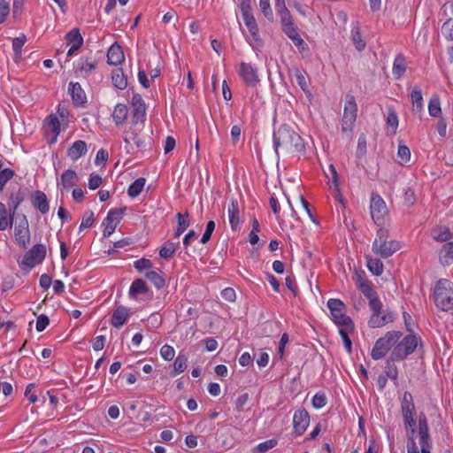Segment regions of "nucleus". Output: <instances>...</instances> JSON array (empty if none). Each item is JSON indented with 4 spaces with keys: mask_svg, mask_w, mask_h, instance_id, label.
Masks as SVG:
<instances>
[{
    "mask_svg": "<svg viewBox=\"0 0 453 453\" xmlns=\"http://www.w3.org/2000/svg\"><path fill=\"white\" fill-rule=\"evenodd\" d=\"M434 300L441 311L453 309V282L448 279L439 280L434 288Z\"/></svg>",
    "mask_w": 453,
    "mask_h": 453,
    "instance_id": "7ed1b4c3",
    "label": "nucleus"
},
{
    "mask_svg": "<svg viewBox=\"0 0 453 453\" xmlns=\"http://www.w3.org/2000/svg\"><path fill=\"white\" fill-rule=\"evenodd\" d=\"M387 125L393 128V133H395L398 127V117L395 110L392 108H389L388 111Z\"/></svg>",
    "mask_w": 453,
    "mask_h": 453,
    "instance_id": "052dcab7",
    "label": "nucleus"
},
{
    "mask_svg": "<svg viewBox=\"0 0 453 453\" xmlns=\"http://www.w3.org/2000/svg\"><path fill=\"white\" fill-rule=\"evenodd\" d=\"M188 366V357L183 354H179L173 363V371L171 372L172 376H176L183 372Z\"/></svg>",
    "mask_w": 453,
    "mask_h": 453,
    "instance_id": "4c0bfd02",
    "label": "nucleus"
},
{
    "mask_svg": "<svg viewBox=\"0 0 453 453\" xmlns=\"http://www.w3.org/2000/svg\"><path fill=\"white\" fill-rule=\"evenodd\" d=\"M277 14L280 18L282 31L286 35L288 34L290 31L297 28L296 27H295V25L293 23V18H292V15L290 13L289 10L280 12Z\"/></svg>",
    "mask_w": 453,
    "mask_h": 453,
    "instance_id": "cd10ccee",
    "label": "nucleus"
},
{
    "mask_svg": "<svg viewBox=\"0 0 453 453\" xmlns=\"http://www.w3.org/2000/svg\"><path fill=\"white\" fill-rule=\"evenodd\" d=\"M95 220L94 212L92 211H85L81 223L80 225V231H82L84 229H87L90 227Z\"/></svg>",
    "mask_w": 453,
    "mask_h": 453,
    "instance_id": "4d7b16f0",
    "label": "nucleus"
},
{
    "mask_svg": "<svg viewBox=\"0 0 453 453\" xmlns=\"http://www.w3.org/2000/svg\"><path fill=\"white\" fill-rule=\"evenodd\" d=\"M176 218L178 219V227L173 234L174 238L180 236L190 225L188 212L184 215L179 212L177 213Z\"/></svg>",
    "mask_w": 453,
    "mask_h": 453,
    "instance_id": "473e14b6",
    "label": "nucleus"
},
{
    "mask_svg": "<svg viewBox=\"0 0 453 453\" xmlns=\"http://www.w3.org/2000/svg\"><path fill=\"white\" fill-rule=\"evenodd\" d=\"M65 39L68 44L73 46L81 47L83 44V38L78 28H73L70 32H68L65 35Z\"/></svg>",
    "mask_w": 453,
    "mask_h": 453,
    "instance_id": "79ce46f5",
    "label": "nucleus"
},
{
    "mask_svg": "<svg viewBox=\"0 0 453 453\" xmlns=\"http://www.w3.org/2000/svg\"><path fill=\"white\" fill-rule=\"evenodd\" d=\"M246 27H248L251 36L257 41L258 40V27L253 14L242 17Z\"/></svg>",
    "mask_w": 453,
    "mask_h": 453,
    "instance_id": "58836bf2",
    "label": "nucleus"
},
{
    "mask_svg": "<svg viewBox=\"0 0 453 453\" xmlns=\"http://www.w3.org/2000/svg\"><path fill=\"white\" fill-rule=\"evenodd\" d=\"M358 289L362 292V294L367 299H370L372 296L377 295V293L373 290V288H372L371 282H369V281H365V283H360Z\"/></svg>",
    "mask_w": 453,
    "mask_h": 453,
    "instance_id": "e2e57ef3",
    "label": "nucleus"
},
{
    "mask_svg": "<svg viewBox=\"0 0 453 453\" xmlns=\"http://www.w3.org/2000/svg\"><path fill=\"white\" fill-rule=\"evenodd\" d=\"M74 106H83L87 102V96L79 82L71 81L68 86Z\"/></svg>",
    "mask_w": 453,
    "mask_h": 453,
    "instance_id": "2eb2a0df",
    "label": "nucleus"
},
{
    "mask_svg": "<svg viewBox=\"0 0 453 453\" xmlns=\"http://www.w3.org/2000/svg\"><path fill=\"white\" fill-rule=\"evenodd\" d=\"M290 75H293L295 77L296 83L304 93L309 92V84L306 81L304 72L296 67L291 70Z\"/></svg>",
    "mask_w": 453,
    "mask_h": 453,
    "instance_id": "e433bc0d",
    "label": "nucleus"
},
{
    "mask_svg": "<svg viewBox=\"0 0 453 453\" xmlns=\"http://www.w3.org/2000/svg\"><path fill=\"white\" fill-rule=\"evenodd\" d=\"M367 267L369 271L376 275L380 276L383 273V263L379 258H372L369 256H366Z\"/></svg>",
    "mask_w": 453,
    "mask_h": 453,
    "instance_id": "c9c22d12",
    "label": "nucleus"
},
{
    "mask_svg": "<svg viewBox=\"0 0 453 453\" xmlns=\"http://www.w3.org/2000/svg\"><path fill=\"white\" fill-rule=\"evenodd\" d=\"M441 34L445 38L453 41V20L451 18L448 19L441 27Z\"/></svg>",
    "mask_w": 453,
    "mask_h": 453,
    "instance_id": "13d9d810",
    "label": "nucleus"
},
{
    "mask_svg": "<svg viewBox=\"0 0 453 453\" xmlns=\"http://www.w3.org/2000/svg\"><path fill=\"white\" fill-rule=\"evenodd\" d=\"M87 143L84 141H75L67 150V156L73 160H78L81 156L87 153Z\"/></svg>",
    "mask_w": 453,
    "mask_h": 453,
    "instance_id": "6ab92c4d",
    "label": "nucleus"
},
{
    "mask_svg": "<svg viewBox=\"0 0 453 453\" xmlns=\"http://www.w3.org/2000/svg\"><path fill=\"white\" fill-rule=\"evenodd\" d=\"M371 216L376 225H380L384 215L388 212L385 201L378 193H372L370 203Z\"/></svg>",
    "mask_w": 453,
    "mask_h": 453,
    "instance_id": "f8f14e48",
    "label": "nucleus"
},
{
    "mask_svg": "<svg viewBox=\"0 0 453 453\" xmlns=\"http://www.w3.org/2000/svg\"><path fill=\"white\" fill-rule=\"evenodd\" d=\"M400 249L401 244L399 242L389 240V232L388 229L383 227L378 229L372 248L374 254L379 255L382 258H388Z\"/></svg>",
    "mask_w": 453,
    "mask_h": 453,
    "instance_id": "f03ea898",
    "label": "nucleus"
},
{
    "mask_svg": "<svg viewBox=\"0 0 453 453\" xmlns=\"http://www.w3.org/2000/svg\"><path fill=\"white\" fill-rule=\"evenodd\" d=\"M160 355L165 360L171 361L174 357L175 350L172 346L165 344L161 348Z\"/></svg>",
    "mask_w": 453,
    "mask_h": 453,
    "instance_id": "774afa93",
    "label": "nucleus"
},
{
    "mask_svg": "<svg viewBox=\"0 0 453 453\" xmlns=\"http://www.w3.org/2000/svg\"><path fill=\"white\" fill-rule=\"evenodd\" d=\"M27 42V36L25 35H21L19 37H16L12 40V49L15 53V58L21 57L22 47Z\"/></svg>",
    "mask_w": 453,
    "mask_h": 453,
    "instance_id": "3c124183",
    "label": "nucleus"
},
{
    "mask_svg": "<svg viewBox=\"0 0 453 453\" xmlns=\"http://www.w3.org/2000/svg\"><path fill=\"white\" fill-rule=\"evenodd\" d=\"M403 359H391V355L386 360L385 374L387 377L396 380L398 376V370L396 365L394 364L395 361H402Z\"/></svg>",
    "mask_w": 453,
    "mask_h": 453,
    "instance_id": "a19ab883",
    "label": "nucleus"
},
{
    "mask_svg": "<svg viewBox=\"0 0 453 453\" xmlns=\"http://www.w3.org/2000/svg\"><path fill=\"white\" fill-rule=\"evenodd\" d=\"M215 226L216 225L213 220L208 221V223L206 225L205 231L200 240L201 243L205 244L211 240L212 233L215 229Z\"/></svg>",
    "mask_w": 453,
    "mask_h": 453,
    "instance_id": "0e129e2a",
    "label": "nucleus"
},
{
    "mask_svg": "<svg viewBox=\"0 0 453 453\" xmlns=\"http://www.w3.org/2000/svg\"><path fill=\"white\" fill-rule=\"evenodd\" d=\"M402 335L400 331H389L383 337L379 338L372 349V358L374 360L383 358L388 350L395 346Z\"/></svg>",
    "mask_w": 453,
    "mask_h": 453,
    "instance_id": "39448f33",
    "label": "nucleus"
},
{
    "mask_svg": "<svg viewBox=\"0 0 453 453\" xmlns=\"http://www.w3.org/2000/svg\"><path fill=\"white\" fill-rule=\"evenodd\" d=\"M111 81L115 88L119 89H125L127 87V78L124 74L122 68H117L112 71Z\"/></svg>",
    "mask_w": 453,
    "mask_h": 453,
    "instance_id": "bb28decb",
    "label": "nucleus"
},
{
    "mask_svg": "<svg viewBox=\"0 0 453 453\" xmlns=\"http://www.w3.org/2000/svg\"><path fill=\"white\" fill-rule=\"evenodd\" d=\"M18 222L14 227V236L18 245L26 250L30 243L29 223L25 214L18 217Z\"/></svg>",
    "mask_w": 453,
    "mask_h": 453,
    "instance_id": "9b49d317",
    "label": "nucleus"
},
{
    "mask_svg": "<svg viewBox=\"0 0 453 453\" xmlns=\"http://www.w3.org/2000/svg\"><path fill=\"white\" fill-rule=\"evenodd\" d=\"M397 157L399 158V164L404 165L411 160V150L409 147L404 144L399 143L397 150Z\"/></svg>",
    "mask_w": 453,
    "mask_h": 453,
    "instance_id": "a18cd8bd",
    "label": "nucleus"
},
{
    "mask_svg": "<svg viewBox=\"0 0 453 453\" xmlns=\"http://www.w3.org/2000/svg\"><path fill=\"white\" fill-rule=\"evenodd\" d=\"M15 175L14 170L4 168L0 171V193L4 190L6 183Z\"/></svg>",
    "mask_w": 453,
    "mask_h": 453,
    "instance_id": "09e8293b",
    "label": "nucleus"
},
{
    "mask_svg": "<svg viewBox=\"0 0 453 453\" xmlns=\"http://www.w3.org/2000/svg\"><path fill=\"white\" fill-rule=\"evenodd\" d=\"M354 329H349L346 326H340L339 334L343 341L344 347L348 353H351L352 351V342L349 337V333L352 332Z\"/></svg>",
    "mask_w": 453,
    "mask_h": 453,
    "instance_id": "de8ad7c7",
    "label": "nucleus"
},
{
    "mask_svg": "<svg viewBox=\"0 0 453 453\" xmlns=\"http://www.w3.org/2000/svg\"><path fill=\"white\" fill-rule=\"evenodd\" d=\"M418 342L421 343L420 337L412 333L404 336L403 339L397 344L395 343V346L393 348L391 359H405L415 351Z\"/></svg>",
    "mask_w": 453,
    "mask_h": 453,
    "instance_id": "0eeeda50",
    "label": "nucleus"
},
{
    "mask_svg": "<svg viewBox=\"0 0 453 453\" xmlns=\"http://www.w3.org/2000/svg\"><path fill=\"white\" fill-rule=\"evenodd\" d=\"M401 413L407 437V453H419L418 446L415 440L417 411L413 396L409 391H405L401 398Z\"/></svg>",
    "mask_w": 453,
    "mask_h": 453,
    "instance_id": "f257e3e1",
    "label": "nucleus"
},
{
    "mask_svg": "<svg viewBox=\"0 0 453 453\" xmlns=\"http://www.w3.org/2000/svg\"><path fill=\"white\" fill-rule=\"evenodd\" d=\"M416 436L418 439L419 453H432L433 440L429 432L428 420L422 411L417 415Z\"/></svg>",
    "mask_w": 453,
    "mask_h": 453,
    "instance_id": "20e7f679",
    "label": "nucleus"
},
{
    "mask_svg": "<svg viewBox=\"0 0 453 453\" xmlns=\"http://www.w3.org/2000/svg\"><path fill=\"white\" fill-rule=\"evenodd\" d=\"M326 404V396L325 393H316L312 398V405L316 409H320Z\"/></svg>",
    "mask_w": 453,
    "mask_h": 453,
    "instance_id": "338daca9",
    "label": "nucleus"
},
{
    "mask_svg": "<svg viewBox=\"0 0 453 453\" xmlns=\"http://www.w3.org/2000/svg\"><path fill=\"white\" fill-rule=\"evenodd\" d=\"M145 277L157 288L160 289L165 285V280L163 275L157 271H150L145 273Z\"/></svg>",
    "mask_w": 453,
    "mask_h": 453,
    "instance_id": "ea45409f",
    "label": "nucleus"
},
{
    "mask_svg": "<svg viewBox=\"0 0 453 453\" xmlns=\"http://www.w3.org/2000/svg\"><path fill=\"white\" fill-rule=\"evenodd\" d=\"M32 205L38 210L42 214L48 213L50 210V203L47 196L41 190H36L31 195Z\"/></svg>",
    "mask_w": 453,
    "mask_h": 453,
    "instance_id": "dca6fc26",
    "label": "nucleus"
},
{
    "mask_svg": "<svg viewBox=\"0 0 453 453\" xmlns=\"http://www.w3.org/2000/svg\"><path fill=\"white\" fill-rule=\"evenodd\" d=\"M46 257V247L43 244L34 245L19 262V266L31 269L36 265L41 264Z\"/></svg>",
    "mask_w": 453,
    "mask_h": 453,
    "instance_id": "9d476101",
    "label": "nucleus"
},
{
    "mask_svg": "<svg viewBox=\"0 0 453 453\" xmlns=\"http://www.w3.org/2000/svg\"><path fill=\"white\" fill-rule=\"evenodd\" d=\"M134 266L138 272H142L144 270L152 268L153 264L150 259L142 257L134 261Z\"/></svg>",
    "mask_w": 453,
    "mask_h": 453,
    "instance_id": "69168bd1",
    "label": "nucleus"
},
{
    "mask_svg": "<svg viewBox=\"0 0 453 453\" xmlns=\"http://www.w3.org/2000/svg\"><path fill=\"white\" fill-rule=\"evenodd\" d=\"M145 182H146V180L143 177H140V178L136 179L128 187L127 195L132 198L138 196L142 193V191L144 188Z\"/></svg>",
    "mask_w": 453,
    "mask_h": 453,
    "instance_id": "72a5a7b5",
    "label": "nucleus"
},
{
    "mask_svg": "<svg viewBox=\"0 0 453 453\" xmlns=\"http://www.w3.org/2000/svg\"><path fill=\"white\" fill-rule=\"evenodd\" d=\"M439 259L441 265H448L453 261V242H447L442 246Z\"/></svg>",
    "mask_w": 453,
    "mask_h": 453,
    "instance_id": "7c9ffc66",
    "label": "nucleus"
},
{
    "mask_svg": "<svg viewBox=\"0 0 453 453\" xmlns=\"http://www.w3.org/2000/svg\"><path fill=\"white\" fill-rule=\"evenodd\" d=\"M289 39L292 40L294 44L299 49V50H304L305 42L301 38V36L298 34L297 28L295 30L290 31L288 34L286 35Z\"/></svg>",
    "mask_w": 453,
    "mask_h": 453,
    "instance_id": "bf43d9fd",
    "label": "nucleus"
},
{
    "mask_svg": "<svg viewBox=\"0 0 453 453\" xmlns=\"http://www.w3.org/2000/svg\"><path fill=\"white\" fill-rule=\"evenodd\" d=\"M428 112L432 117H439L441 113L440 98L436 94L433 95L429 100Z\"/></svg>",
    "mask_w": 453,
    "mask_h": 453,
    "instance_id": "37998d69",
    "label": "nucleus"
},
{
    "mask_svg": "<svg viewBox=\"0 0 453 453\" xmlns=\"http://www.w3.org/2000/svg\"><path fill=\"white\" fill-rule=\"evenodd\" d=\"M369 307L372 311V316H376V315L379 316L382 313L381 312L382 303L379 299L378 295H376L369 299Z\"/></svg>",
    "mask_w": 453,
    "mask_h": 453,
    "instance_id": "6e6d98bb",
    "label": "nucleus"
},
{
    "mask_svg": "<svg viewBox=\"0 0 453 453\" xmlns=\"http://www.w3.org/2000/svg\"><path fill=\"white\" fill-rule=\"evenodd\" d=\"M24 199H25V195L20 189H19L16 192L11 193V195L9 196L8 206H9V211L12 212V216H15V214L17 213V211L19 209V206L24 201Z\"/></svg>",
    "mask_w": 453,
    "mask_h": 453,
    "instance_id": "393cba45",
    "label": "nucleus"
},
{
    "mask_svg": "<svg viewBox=\"0 0 453 453\" xmlns=\"http://www.w3.org/2000/svg\"><path fill=\"white\" fill-rule=\"evenodd\" d=\"M294 133L295 130L288 125H281L273 132V147L276 153H278L280 149L285 153L290 152Z\"/></svg>",
    "mask_w": 453,
    "mask_h": 453,
    "instance_id": "1a4fd4ad",
    "label": "nucleus"
},
{
    "mask_svg": "<svg viewBox=\"0 0 453 453\" xmlns=\"http://www.w3.org/2000/svg\"><path fill=\"white\" fill-rule=\"evenodd\" d=\"M146 119V107L133 108L132 125H137L138 122L143 123Z\"/></svg>",
    "mask_w": 453,
    "mask_h": 453,
    "instance_id": "8fccbe9b",
    "label": "nucleus"
},
{
    "mask_svg": "<svg viewBox=\"0 0 453 453\" xmlns=\"http://www.w3.org/2000/svg\"><path fill=\"white\" fill-rule=\"evenodd\" d=\"M126 209H127L126 207L111 209L106 216V220H110L111 222H115L118 225L120 222V219H121L122 215L124 214Z\"/></svg>",
    "mask_w": 453,
    "mask_h": 453,
    "instance_id": "5fc2aeb1",
    "label": "nucleus"
},
{
    "mask_svg": "<svg viewBox=\"0 0 453 453\" xmlns=\"http://www.w3.org/2000/svg\"><path fill=\"white\" fill-rule=\"evenodd\" d=\"M239 204L236 199H233L228 207L229 223L232 230H236L240 224Z\"/></svg>",
    "mask_w": 453,
    "mask_h": 453,
    "instance_id": "412c9836",
    "label": "nucleus"
},
{
    "mask_svg": "<svg viewBox=\"0 0 453 453\" xmlns=\"http://www.w3.org/2000/svg\"><path fill=\"white\" fill-rule=\"evenodd\" d=\"M394 319L395 317L393 312L388 311L383 315L380 314L379 316H371L368 321V325L372 328H378L387 325L388 323L394 321Z\"/></svg>",
    "mask_w": 453,
    "mask_h": 453,
    "instance_id": "aec40b11",
    "label": "nucleus"
},
{
    "mask_svg": "<svg viewBox=\"0 0 453 453\" xmlns=\"http://www.w3.org/2000/svg\"><path fill=\"white\" fill-rule=\"evenodd\" d=\"M433 238L440 242L449 241L453 238V234L448 226H437L433 231Z\"/></svg>",
    "mask_w": 453,
    "mask_h": 453,
    "instance_id": "c756f323",
    "label": "nucleus"
},
{
    "mask_svg": "<svg viewBox=\"0 0 453 453\" xmlns=\"http://www.w3.org/2000/svg\"><path fill=\"white\" fill-rule=\"evenodd\" d=\"M310 424L309 412L304 408L296 410L293 416V429L296 435H302Z\"/></svg>",
    "mask_w": 453,
    "mask_h": 453,
    "instance_id": "ddd939ff",
    "label": "nucleus"
},
{
    "mask_svg": "<svg viewBox=\"0 0 453 453\" xmlns=\"http://www.w3.org/2000/svg\"><path fill=\"white\" fill-rule=\"evenodd\" d=\"M357 117V104L353 95L348 94L345 96L343 116L342 119V131L351 133Z\"/></svg>",
    "mask_w": 453,
    "mask_h": 453,
    "instance_id": "6e6552de",
    "label": "nucleus"
},
{
    "mask_svg": "<svg viewBox=\"0 0 453 453\" xmlns=\"http://www.w3.org/2000/svg\"><path fill=\"white\" fill-rule=\"evenodd\" d=\"M351 38H352V42L355 45V48L358 51H362L363 50H365L366 43H365V40L362 39L361 33H360V27L357 23L356 26H354L352 27Z\"/></svg>",
    "mask_w": 453,
    "mask_h": 453,
    "instance_id": "f704fd0d",
    "label": "nucleus"
},
{
    "mask_svg": "<svg viewBox=\"0 0 453 453\" xmlns=\"http://www.w3.org/2000/svg\"><path fill=\"white\" fill-rule=\"evenodd\" d=\"M292 150H290V154L292 153H300L304 152L305 144L303 138L297 134L296 131L294 133L293 139L291 141Z\"/></svg>",
    "mask_w": 453,
    "mask_h": 453,
    "instance_id": "c03bdc74",
    "label": "nucleus"
},
{
    "mask_svg": "<svg viewBox=\"0 0 453 453\" xmlns=\"http://www.w3.org/2000/svg\"><path fill=\"white\" fill-rule=\"evenodd\" d=\"M128 113V109L127 105L122 104H118L113 111L112 118L117 126L121 125L127 119Z\"/></svg>",
    "mask_w": 453,
    "mask_h": 453,
    "instance_id": "2f4dec72",
    "label": "nucleus"
},
{
    "mask_svg": "<svg viewBox=\"0 0 453 453\" xmlns=\"http://www.w3.org/2000/svg\"><path fill=\"white\" fill-rule=\"evenodd\" d=\"M239 75L242 77L245 84L250 87H256L259 82L257 69L250 64L241 63Z\"/></svg>",
    "mask_w": 453,
    "mask_h": 453,
    "instance_id": "4468645a",
    "label": "nucleus"
},
{
    "mask_svg": "<svg viewBox=\"0 0 453 453\" xmlns=\"http://www.w3.org/2000/svg\"><path fill=\"white\" fill-rule=\"evenodd\" d=\"M13 219L14 216H12V212L7 211L5 204L0 202V231L12 227Z\"/></svg>",
    "mask_w": 453,
    "mask_h": 453,
    "instance_id": "5701e85b",
    "label": "nucleus"
},
{
    "mask_svg": "<svg viewBox=\"0 0 453 453\" xmlns=\"http://www.w3.org/2000/svg\"><path fill=\"white\" fill-rule=\"evenodd\" d=\"M125 59V55L120 45L113 43L107 52V63L111 65H118Z\"/></svg>",
    "mask_w": 453,
    "mask_h": 453,
    "instance_id": "f3484780",
    "label": "nucleus"
},
{
    "mask_svg": "<svg viewBox=\"0 0 453 453\" xmlns=\"http://www.w3.org/2000/svg\"><path fill=\"white\" fill-rule=\"evenodd\" d=\"M326 177L330 182V188L339 191V175L334 165H330L328 167V173H326Z\"/></svg>",
    "mask_w": 453,
    "mask_h": 453,
    "instance_id": "49530a36",
    "label": "nucleus"
},
{
    "mask_svg": "<svg viewBox=\"0 0 453 453\" xmlns=\"http://www.w3.org/2000/svg\"><path fill=\"white\" fill-rule=\"evenodd\" d=\"M176 250V244L173 242H167L159 250L160 257L164 259H170Z\"/></svg>",
    "mask_w": 453,
    "mask_h": 453,
    "instance_id": "864d4df0",
    "label": "nucleus"
},
{
    "mask_svg": "<svg viewBox=\"0 0 453 453\" xmlns=\"http://www.w3.org/2000/svg\"><path fill=\"white\" fill-rule=\"evenodd\" d=\"M411 99L412 103V111L416 114H420L423 111V96L421 88L415 86L411 93Z\"/></svg>",
    "mask_w": 453,
    "mask_h": 453,
    "instance_id": "4be33fe9",
    "label": "nucleus"
},
{
    "mask_svg": "<svg viewBox=\"0 0 453 453\" xmlns=\"http://www.w3.org/2000/svg\"><path fill=\"white\" fill-rule=\"evenodd\" d=\"M149 291V288L142 279L134 280L129 288V296L131 298H136L138 295L146 294Z\"/></svg>",
    "mask_w": 453,
    "mask_h": 453,
    "instance_id": "a878e982",
    "label": "nucleus"
},
{
    "mask_svg": "<svg viewBox=\"0 0 453 453\" xmlns=\"http://www.w3.org/2000/svg\"><path fill=\"white\" fill-rule=\"evenodd\" d=\"M327 307L330 311L333 321L340 327L346 326L354 329V323L350 317L345 314L346 306L342 301L336 298H330L327 301Z\"/></svg>",
    "mask_w": 453,
    "mask_h": 453,
    "instance_id": "423d86ee",
    "label": "nucleus"
},
{
    "mask_svg": "<svg viewBox=\"0 0 453 453\" xmlns=\"http://www.w3.org/2000/svg\"><path fill=\"white\" fill-rule=\"evenodd\" d=\"M128 315H129L128 308H127L125 306H121V305L118 306L113 311L112 317L111 319V325L116 328H119L126 323V321L128 318Z\"/></svg>",
    "mask_w": 453,
    "mask_h": 453,
    "instance_id": "a211bd4d",
    "label": "nucleus"
},
{
    "mask_svg": "<svg viewBox=\"0 0 453 453\" xmlns=\"http://www.w3.org/2000/svg\"><path fill=\"white\" fill-rule=\"evenodd\" d=\"M78 180V175L75 171L72 169H67L64 171L61 175V184L63 188L66 190L70 189L72 187L75 186V181Z\"/></svg>",
    "mask_w": 453,
    "mask_h": 453,
    "instance_id": "c85d7f7f",
    "label": "nucleus"
},
{
    "mask_svg": "<svg viewBox=\"0 0 453 453\" xmlns=\"http://www.w3.org/2000/svg\"><path fill=\"white\" fill-rule=\"evenodd\" d=\"M406 71V58L402 54L399 53L395 58L393 63L392 73L395 79H400Z\"/></svg>",
    "mask_w": 453,
    "mask_h": 453,
    "instance_id": "b1692460",
    "label": "nucleus"
},
{
    "mask_svg": "<svg viewBox=\"0 0 453 453\" xmlns=\"http://www.w3.org/2000/svg\"><path fill=\"white\" fill-rule=\"evenodd\" d=\"M259 5L264 16L269 20H273V13L270 6V0H259Z\"/></svg>",
    "mask_w": 453,
    "mask_h": 453,
    "instance_id": "680f3d73",
    "label": "nucleus"
},
{
    "mask_svg": "<svg viewBox=\"0 0 453 453\" xmlns=\"http://www.w3.org/2000/svg\"><path fill=\"white\" fill-rule=\"evenodd\" d=\"M278 441L275 439H271L257 444L253 449L254 453H265L269 449L274 448Z\"/></svg>",
    "mask_w": 453,
    "mask_h": 453,
    "instance_id": "603ef678",
    "label": "nucleus"
}]
</instances>
